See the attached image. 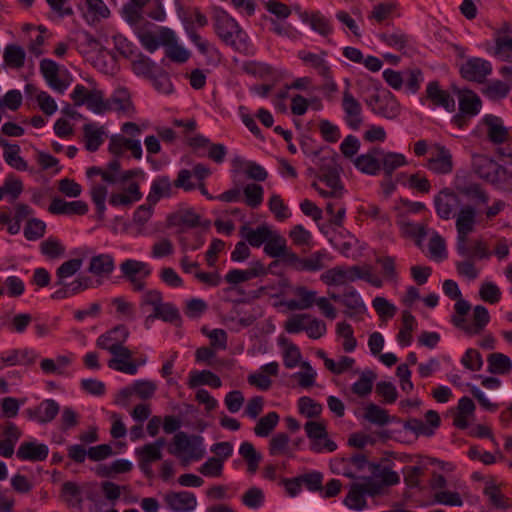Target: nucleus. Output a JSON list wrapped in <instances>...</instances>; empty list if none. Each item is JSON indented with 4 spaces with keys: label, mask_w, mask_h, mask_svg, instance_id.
Here are the masks:
<instances>
[{
    "label": "nucleus",
    "mask_w": 512,
    "mask_h": 512,
    "mask_svg": "<svg viewBox=\"0 0 512 512\" xmlns=\"http://www.w3.org/2000/svg\"><path fill=\"white\" fill-rule=\"evenodd\" d=\"M173 444L169 452L181 458L185 464L191 460H200L205 454L203 438L198 435L188 436L184 432H178L173 438Z\"/></svg>",
    "instance_id": "obj_1"
},
{
    "label": "nucleus",
    "mask_w": 512,
    "mask_h": 512,
    "mask_svg": "<svg viewBox=\"0 0 512 512\" xmlns=\"http://www.w3.org/2000/svg\"><path fill=\"white\" fill-rule=\"evenodd\" d=\"M476 209L472 205H465L460 208L456 215L457 229V252L462 257H470L469 247L467 246L468 235L474 231L476 224Z\"/></svg>",
    "instance_id": "obj_2"
},
{
    "label": "nucleus",
    "mask_w": 512,
    "mask_h": 512,
    "mask_svg": "<svg viewBox=\"0 0 512 512\" xmlns=\"http://www.w3.org/2000/svg\"><path fill=\"white\" fill-rule=\"evenodd\" d=\"M366 104L373 113L388 120L397 118L401 111L400 104L396 97L386 89L372 94L366 100Z\"/></svg>",
    "instance_id": "obj_3"
},
{
    "label": "nucleus",
    "mask_w": 512,
    "mask_h": 512,
    "mask_svg": "<svg viewBox=\"0 0 512 512\" xmlns=\"http://www.w3.org/2000/svg\"><path fill=\"white\" fill-rule=\"evenodd\" d=\"M214 29L226 45L238 50L236 39L241 36L242 29L235 19L220 11L214 16Z\"/></svg>",
    "instance_id": "obj_4"
},
{
    "label": "nucleus",
    "mask_w": 512,
    "mask_h": 512,
    "mask_svg": "<svg viewBox=\"0 0 512 512\" xmlns=\"http://www.w3.org/2000/svg\"><path fill=\"white\" fill-rule=\"evenodd\" d=\"M307 437L311 440V450L321 453L324 450L333 452L337 449L334 441L328 438L325 424L317 421H308L304 425Z\"/></svg>",
    "instance_id": "obj_5"
},
{
    "label": "nucleus",
    "mask_w": 512,
    "mask_h": 512,
    "mask_svg": "<svg viewBox=\"0 0 512 512\" xmlns=\"http://www.w3.org/2000/svg\"><path fill=\"white\" fill-rule=\"evenodd\" d=\"M361 479L369 486L378 487L377 494H380L385 486H392L399 482L400 477L397 472L391 470L388 466L373 464L369 466V474L362 476Z\"/></svg>",
    "instance_id": "obj_6"
},
{
    "label": "nucleus",
    "mask_w": 512,
    "mask_h": 512,
    "mask_svg": "<svg viewBox=\"0 0 512 512\" xmlns=\"http://www.w3.org/2000/svg\"><path fill=\"white\" fill-rule=\"evenodd\" d=\"M313 155V162L319 167V170L322 174L320 176V180L324 181L330 188L337 187L338 182H340V168L337 163V156L334 154L319 156L318 151H315Z\"/></svg>",
    "instance_id": "obj_7"
},
{
    "label": "nucleus",
    "mask_w": 512,
    "mask_h": 512,
    "mask_svg": "<svg viewBox=\"0 0 512 512\" xmlns=\"http://www.w3.org/2000/svg\"><path fill=\"white\" fill-rule=\"evenodd\" d=\"M120 270L123 276L131 283L134 290L142 291L145 288L143 279L150 275V269L146 263L128 259L122 262Z\"/></svg>",
    "instance_id": "obj_8"
},
{
    "label": "nucleus",
    "mask_w": 512,
    "mask_h": 512,
    "mask_svg": "<svg viewBox=\"0 0 512 512\" xmlns=\"http://www.w3.org/2000/svg\"><path fill=\"white\" fill-rule=\"evenodd\" d=\"M361 277V268L359 266H336L321 275V280L326 285H344L353 282Z\"/></svg>",
    "instance_id": "obj_9"
},
{
    "label": "nucleus",
    "mask_w": 512,
    "mask_h": 512,
    "mask_svg": "<svg viewBox=\"0 0 512 512\" xmlns=\"http://www.w3.org/2000/svg\"><path fill=\"white\" fill-rule=\"evenodd\" d=\"M60 411V405L54 399H45L35 408H28L24 411L26 417L35 420L39 424H47L53 421Z\"/></svg>",
    "instance_id": "obj_10"
},
{
    "label": "nucleus",
    "mask_w": 512,
    "mask_h": 512,
    "mask_svg": "<svg viewBox=\"0 0 512 512\" xmlns=\"http://www.w3.org/2000/svg\"><path fill=\"white\" fill-rule=\"evenodd\" d=\"M164 502L173 512H191L197 506L195 495L188 491H170L164 495Z\"/></svg>",
    "instance_id": "obj_11"
},
{
    "label": "nucleus",
    "mask_w": 512,
    "mask_h": 512,
    "mask_svg": "<svg viewBox=\"0 0 512 512\" xmlns=\"http://www.w3.org/2000/svg\"><path fill=\"white\" fill-rule=\"evenodd\" d=\"M377 489L378 487L376 485L369 487L365 482L353 483L346 498L344 499V504L350 509L358 511L363 510L367 506L365 494L371 496L377 495Z\"/></svg>",
    "instance_id": "obj_12"
},
{
    "label": "nucleus",
    "mask_w": 512,
    "mask_h": 512,
    "mask_svg": "<svg viewBox=\"0 0 512 512\" xmlns=\"http://www.w3.org/2000/svg\"><path fill=\"white\" fill-rule=\"evenodd\" d=\"M113 355L108 361V367L129 375H135L138 371V365L132 359V352L127 347H121L110 352Z\"/></svg>",
    "instance_id": "obj_13"
},
{
    "label": "nucleus",
    "mask_w": 512,
    "mask_h": 512,
    "mask_svg": "<svg viewBox=\"0 0 512 512\" xmlns=\"http://www.w3.org/2000/svg\"><path fill=\"white\" fill-rule=\"evenodd\" d=\"M342 108L345 112L347 125L354 130L359 129L363 122L362 107L348 89L343 92Z\"/></svg>",
    "instance_id": "obj_14"
},
{
    "label": "nucleus",
    "mask_w": 512,
    "mask_h": 512,
    "mask_svg": "<svg viewBox=\"0 0 512 512\" xmlns=\"http://www.w3.org/2000/svg\"><path fill=\"white\" fill-rule=\"evenodd\" d=\"M434 204L437 215L441 219L448 220L453 215L456 207L460 204V199L452 190L445 188L435 196Z\"/></svg>",
    "instance_id": "obj_15"
},
{
    "label": "nucleus",
    "mask_w": 512,
    "mask_h": 512,
    "mask_svg": "<svg viewBox=\"0 0 512 512\" xmlns=\"http://www.w3.org/2000/svg\"><path fill=\"white\" fill-rule=\"evenodd\" d=\"M492 71L489 61L481 58L469 59L461 67V75L469 81L483 82L485 77Z\"/></svg>",
    "instance_id": "obj_16"
},
{
    "label": "nucleus",
    "mask_w": 512,
    "mask_h": 512,
    "mask_svg": "<svg viewBox=\"0 0 512 512\" xmlns=\"http://www.w3.org/2000/svg\"><path fill=\"white\" fill-rule=\"evenodd\" d=\"M48 211L54 215H85L88 212V205L81 200L67 202L62 198L54 197Z\"/></svg>",
    "instance_id": "obj_17"
},
{
    "label": "nucleus",
    "mask_w": 512,
    "mask_h": 512,
    "mask_svg": "<svg viewBox=\"0 0 512 512\" xmlns=\"http://www.w3.org/2000/svg\"><path fill=\"white\" fill-rule=\"evenodd\" d=\"M129 331L124 325H118L102 334L97 339V346L101 349L112 352L113 350L121 347L127 340Z\"/></svg>",
    "instance_id": "obj_18"
},
{
    "label": "nucleus",
    "mask_w": 512,
    "mask_h": 512,
    "mask_svg": "<svg viewBox=\"0 0 512 512\" xmlns=\"http://www.w3.org/2000/svg\"><path fill=\"white\" fill-rule=\"evenodd\" d=\"M435 155L428 161V168L436 174H448L453 169L452 155L448 149L440 144H436Z\"/></svg>",
    "instance_id": "obj_19"
},
{
    "label": "nucleus",
    "mask_w": 512,
    "mask_h": 512,
    "mask_svg": "<svg viewBox=\"0 0 512 512\" xmlns=\"http://www.w3.org/2000/svg\"><path fill=\"white\" fill-rule=\"evenodd\" d=\"M110 111H117L131 117L135 113V107L131 100L130 92L126 88H118L108 99Z\"/></svg>",
    "instance_id": "obj_20"
},
{
    "label": "nucleus",
    "mask_w": 512,
    "mask_h": 512,
    "mask_svg": "<svg viewBox=\"0 0 512 512\" xmlns=\"http://www.w3.org/2000/svg\"><path fill=\"white\" fill-rule=\"evenodd\" d=\"M426 96L435 106L443 107L448 112L455 110V100L446 90L440 89L437 81L427 85Z\"/></svg>",
    "instance_id": "obj_21"
},
{
    "label": "nucleus",
    "mask_w": 512,
    "mask_h": 512,
    "mask_svg": "<svg viewBox=\"0 0 512 512\" xmlns=\"http://www.w3.org/2000/svg\"><path fill=\"white\" fill-rule=\"evenodd\" d=\"M49 453L48 446L34 441L23 442L17 450V457L23 461H44Z\"/></svg>",
    "instance_id": "obj_22"
},
{
    "label": "nucleus",
    "mask_w": 512,
    "mask_h": 512,
    "mask_svg": "<svg viewBox=\"0 0 512 512\" xmlns=\"http://www.w3.org/2000/svg\"><path fill=\"white\" fill-rule=\"evenodd\" d=\"M266 270L263 264L260 261H254L251 263L250 267L245 270L233 269L230 270L226 276L225 280L229 284H239L246 281H249L253 278H256L261 275H265Z\"/></svg>",
    "instance_id": "obj_23"
},
{
    "label": "nucleus",
    "mask_w": 512,
    "mask_h": 512,
    "mask_svg": "<svg viewBox=\"0 0 512 512\" xmlns=\"http://www.w3.org/2000/svg\"><path fill=\"white\" fill-rule=\"evenodd\" d=\"M142 198L138 183L131 182L122 192H114L110 195L109 203L114 206L129 207Z\"/></svg>",
    "instance_id": "obj_24"
},
{
    "label": "nucleus",
    "mask_w": 512,
    "mask_h": 512,
    "mask_svg": "<svg viewBox=\"0 0 512 512\" xmlns=\"http://www.w3.org/2000/svg\"><path fill=\"white\" fill-rule=\"evenodd\" d=\"M484 124L487 126L488 139L493 144H502L508 140L509 131L502 124V120L494 115H487L483 119Z\"/></svg>",
    "instance_id": "obj_25"
},
{
    "label": "nucleus",
    "mask_w": 512,
    "mask_h": 512,
    "mask_svg": "<svg viewBox=\"0 0 512 512\" xmlns=\"http://www.w3.org/2000/svg\"><path fill=\"white\" fill-rule=\"evenodd\" d=\"M495 56H498L502 61L512 62V38L509 36H497L495 40ZM500 73L504 77L512 78V65L503 66Z\"/></svg>",
    "instance_id": "obj_26"
},
{
    "label": "nucleus",
    "mask_w": 512,
    "mask_h": 512,
    "mask_svg": "<svg viewBox=\"0 0 512 512\" xmlns=\"http://www.w3.org/2000/svg\"><path fill=\"white\" fill-rule=\"evenodd\" d=\"M380 154L382 150L374 148L369 153L358 156L354 165L363 173L376 175L381 169Z\"/></svg>",
    "instance_id": "obj_27"
},
{
    "label": "nucleus",
    "mask_w": 512,
    "mask_h": 512,
    "mask_svg": "<svg viewBox=\"0 0 512 512\" xmlns=\"http://www.w3.org/2000/svg\"><path fill=\"white\" fill-rule=\"evenodd\" d=\"M453 90L459 95V111L462 114H467L468 117H473L480 111L481 100L470 90H459L453 87Z\"/></svg>",
    "instance_id": "obj_28"
},
{
    "label": "nucleus",
    "mask_w": 512,
    "mask_h": 512,
    "mask_svg": "<svg viewBox=\"0 0 512 512\" xmlns=\"http://www.w3.org/2000/svg\"><path fill=\"white\" fill-rule=\"evenodd\" d=\"M327 52L322 51L320 54H314L306 51H300L298 53V57L306 64H309L311 67L316 69L318 73L326 78H331V69L327 64L325 57Z\"/></svg>",
    "instance_id": "obj_29"
},
{
    "label": "nucleus",
    "mask_w": 512,
    "mask_h": 512,
    "mask_svg": "<svg viewBox=\"0 0 512 512\" xmlns=\"http://www.w3.org/2000/svg\"><path fill=\"white\" fill-rule=\"evenodd\" d=\"M40 70L53 89L63 92L67 88L68 84L58 77L59 68L56 62L50 59H43L40 63Z\"/></svg>",
    "instance_id": "obj_30"
},
{
    "label": "nucleus",
    "mask_w": 512,
    "mask_h": 512,
    "mask_svg": "<svg viewBox=\"0 0 512 512\" xmlns=\"http://www.w3.org/2000/svg\"><path fill=\"white\" fill-rule=\"evenodd\" d=\"M294 294L299 299H292L286 302V306L289 310H304L312 307L316 302V292L308 290L304 286H298L294 289Z\"/></svg>",
    "instance_id": "obj_31"
},
{
    "label": "nucleus",
    "mask_w": 512,
    "mask_h": 512,
    "mask_svg": "<svg viewBox=\"0 0 512 512\" xmlns=\"http://www.w3.org/2000/svg\"><path fill=\"white\" fill-rule=\"evenodd\" d=\"M114 268V259L110 254H99L91 258L88 272L95 276H109Z\"/></svg>",
    "instance_id": "obj_32"
},
{
    "label": "nucleus",
    "mask_w": 512,
    "mask_h": 512,
    "mask_svg": "<svg viewBox=\"0 0 512 512\" xmlns=\"http://www.w3.org/2000/svg\"><path fill=\"white\" fill-rule=\"evenodd\" d=\"M341 303L346 307L344 313L348 317H353L355 314L362 313L365 310L363 301L352 287L344 291L341 296Z\"/></svg>",
    "instance_id": "obj_33"
},
{
    "label": "nucleus",
    "mask_w": 512,
    "mask_h": 512,
    "mask_svg": "<svg viewBox=\"0 0 512 512\" xmlns=\"http://www.w3.org/2000/svg\"><path fill=\"white\" fill-rule=\"evenodd\" d=\"M272 229L267 225H261L256 229H251L246 226L241 228L245 240L253 247H260L263 243L271 237Z\"/></svg>",
    "instance_id": "obj_34"
},
{
    "label": "nucleus",
    "mask_w": 512,
    "mask_h": 512,
    "mask_svg": "<svg viewBox=\"0 0 512 512\" xmlns=\"http://www.w3.org/2000/svg\"><path fill=\"white\" fill-rule=\"evenodd\" d=\"M26 58L25 50L16 44H9L3 52V60L6 66L13 69H20L24 66Z\"/></svg>",
    "instance_id": "obj_35"
},
{
    "label": "nucleus",
    "mask_w": 512,
    "mask_h": 512,
    "mask_svg": "<svg viewBox=\"0 0 512 512\" xmlns=\"http://www.w3.org/2000/svg\"><path fill=\"white\" fill-rule=\"evenodd\" d=\"M85 147L88 151L94 152L103 143L105 134L103 127H98L94 123L85 124L83 127Z\"/></svg>",
    "instance_id": "obj_36"
},
{
    "label": "nucleus",
    "mask_w": 512,
    "mask_h": 512,
    "mask_svg": "<svg viewBox=\"0 0 512 512\" xmlns=\"http://www.w3.org/2000/svg\"><path fill=\"white\" fill-rule=\"evenodd\" d=\"M0 145L5 148L4 159L11 167L24 171L27 169L26 161L19 155L20 147L16 144H9L6 140H1Z\"/></svg>",
    "instance_id": "obj_37"
},
{
    "label": "nucleus",
    "mask_w": 512,
    "mask_h": 512,
    "mask_svg": "<svg viewBox=\"0 0 512 512\" xmlns=\"http://www.w3.org/2000/svg\"><path fill=\"white\" fill-rule=\"evenodd\" d=\"M488 371L492 374L504 375L511 371L512 362L510 358L503 353H491L487 357Z\"/></svg>",
    "instance_id": "obj_38"
},
{
    "label": "nucleus",
    "mask_w": 512,
    "mask_h": 512,
    "mask_svg": "<svg viewBox=\"0 0 512 512\" xmlns=\"http://www.w3.org/2000/svg\"><path fill=\"white\" fill-rule=\"evenodd\" d=\"M290 437L286 433H277L269 441V454L271 456H288L291 457V449L289 446Z\"/></svg>",
    "instance_id": "obj_39"
},
{
    "label": "nucleus",
    "mask_w": 512,
    "mask_h": 512,
    "mask_svg": "<svg viewBox=\"0 0 512 512\" xmlns=\"http://www.w3.org/2000/svg\"><path fill=\"white\" fill-rule=\"evenodd\" d=\"M473 169L474 172L486 181L492 176L494 169L497 168V163L484 155H477L473 157Z\"/></svg>",
    "instance_id": "obj_40"
},
{
    "label": "nucleus",
    "mask_w": 512,
    "mask_h": 512,
    "mask_svg": "<svg viewBox=\"0 0 512 512\" xmlns=\"http://www.w3.org/2000/svg\"><path fill=\"white\" fill-rule=\"evenodd\" d=\"M239 454L247 463V470L251 474L255 473L258 469L262 456L256 451L255 447L250 442H243L239 448Z\"/></svg>",
    "instance_id": "obj_41"
},
{
    "label": "nucleus",
    "mask_w": 512,
    "mask_h": 512,
    "mask_svg": "<svg viewBox=\"0 0 512 512\" xmlns=\"http://www.w3.org/2000/svg\"><path fill=\"white\" fill-rule=\"evenodd\" d=\"M171 192V183L168 177H159L151 186L150 192L147 196V201L151 205H155L160 198L169 196Z\"/></svg>",
    "instance_id": "obj_42"
},
{
    "label": "nucleus",
    "mask_w": 512,
    "mask_h": 512,
    "mask_svg": "<svg viewBox=\"0 0 512 512\" xmlns=\"http://www.w3.org/2000/svg\"><path fill=\"white\" fill-rule=\"evenodd\" d=\"M287 249L286 240L277 231L273 230L271 237L266 241L264 252L273 258H279Z\"/></svg>",
    "instance_id": "obj_43"
},
{
    "label": "nucleus",
    "mask_w": 512,
    "mask_h": 512,
    "mask_svg": "<svg viewBox=\"0 0 512 512\" xmlns=\"http://www.w3.org/2000/svg\"><path fill=\"white\" fill-rule=\"evenodd\" d=\"M220 378L209 370H203L200 372H193L190 374L189 386L196 387L198 385H209L213 388H219L221 386Z\"/></svg>",
    "instance_id": "obj_44"
},
{
    "label": "nucleus",
    "mask_w": 512,
    "mask_h": 512,
    "mask_svg": "<svg viewBox=\"0 0 512 512\" xmlns=\"http://www.w3.org/2000/svg\"><path fill=\"white\" fill-rule=\"evenodd\" d=\"M154 319H162L166 322H175L180 319L179 311L170 303H162L146 318V324Z\"/></svg>",
    "instance_id": "obj_45"
},
{
    "label": "nucleus",
    "mask_w": 512,
    "mask_h": 512,
    "mask_svg": "<svg viewBox=\"0 0 512 512\" xmlns=\"http://www.w3.org/2000/svg\"><path fill=\"white\" fill-rule=\"evenodd\" d=\"M484 494L488 497L490 503L496 509L506 510L509 509L512 505L511 500L502 494L499 487L494 484L486 485Z\"/></svg>",
    "instance_id": "obj_46"
},
{
    "label": "nucleus",
    "mask_w": 512,
    "mask_h": 512,
    "mask_svg": "<svg viewBox=\"0 0 512 512\" xmlns=\"http://www.w3.org/2000/svg\"><path fill=\"white\" fill-rule=\"evenodd\" d=\"M490 316L488 310L482 306L477 305L473 310V325L466 328V333L469 335L479 334L484 327L489 323Z\"/></svg>",
    "instance_id": "obj_47"
},
{
    "label": "nucleus",
    "mask_w": 512,
    "mask_h": 512,
    "mask_svg": "<svg viewBox=\"0 0 512 512\" xmlns=\"http://www.w3.org/2000/svg\"><path fill=\"white\" fill-rule=\"evenodd\" d=\"M279 422V415L276 412H269L261 417L254 427V433L258 437H267L275 429Z\"/></svg>",
    "instance_id": "obj_48"
},
{
    "label": "nucleus",
    "mask_w": 512,
    "mask_h": 512,
    "mask_svg": "<svg viewBox=\"0 0 512 512\" xmlns=\"http://www.w3.org/2000/svg\"><path fill=\"white\" fill-rule=\"evenodd\" d=\"M403 327L397 335V339L401 345L408 346L412 342V331L416 325L415 317L407 310L402 313Z\"/></svg>",
    "instance_id": "obj_49"
},
{
    "label": "nucleus",
    "mask_w": 512,
    "mask_h": 512,
    "mask_svg": "<svg viewBox=\"0 0 512 512\" xmlns=\"http://www.w3.org/2000/svg\"><path fill=\"white\" fill-rule=\"evenodd\" d=\"M87 108L97 114H102L107 111H110V107L108 105V99H104V94L101 90L92 89L89 92L87 97V101L84 103Z\"/></svg>",
    "instance_id": "obj_50"
},
{
    "label": "nucleus",
    "mask_w": 512,
    "mask_h": 512,
    "mask_svg": "<svg viewBox=\"0 0 512 512\" xmlns=\"http://www.w3.org/2000/svg\"><path fill=\"white\" fill-rule=\"evenodd\" d=\"M460 193L465 195L475 205L486 204L489 201V195L478 183H470L459 188Z\"/></svg>",
    "instance_id": "obj_51"
},
{
    "label": "nucleus",
    "mask_w": 512,
    "mask_h": 512,
    "mask_svg": "<svg viewBox=\"0 0 512 512\" xmlns=\"http://www.w3.org/2000/svg\"><path fill=\"white\" fill-rule=\"evenodd\" d=\"M376 374L372 370L362 372L359 380L352 385L353 393L358 396H366L371 393Z\"/></svg>",
    "instance_id": "obj_52"
},
{
    "label": "nucleus",
    "mask_w": 512,
    "mask_h": 512,
    "mask_svg": "<svg viewBox=\"0 0 512 512\" xmlns=\"http://www.w3.org/2000/svg\"><path fill=\"white\" fill-rule=\"evenodd\" d=\"M364 417L370 423L384 426L391 421L388 412L385 409L380 408L376 404L370 403L365 408Z\"/></svg>",
    "instance_id": "obj_53"
},
{
    "label": "nucleus",
    "mask_w": 512,
    "mask_h": 512,
    "mask_svg": "<svg viewBox=\"0 0 512 512\" xmlns=\"http://www.w3.org/2000/svg\"><path fill=\"white\" fill-rule=\"evenodd\" d=\"M379 38L388 46L393 47L399 51H404L409 47L410 43L409 36L401 32L382 33L379 35Z\"/></svg>",
    "instance_id": "obj_54"
},
{
    "label": "nucleus",
    "mask_w": 512,
    "mask_h": 512,
    "mask_svg": "<svg viewBox=\"0 0 512 512\" xmlns=\"http://www.w3.org/2000/svg\"><path fill=\"white\" fill-rule=\"evenodd\" d=\"M380 156L382 157V168L387 177H391L394 170L406 163L405 157L399 153H384L382 151Z\"/></svg>",
    "instance_id": "obj_55"
},
{
    "label": "nucleus",
    "mask_w": 512,
    "mask_h": 512,
    "mask_svg": "<svg viewBox=\"0 0 512 512\" xmlns=\"http://www.w3.org/2000/svg\"><path fill=\"white\" fill-rule=\"evenodd\" d=\"M243 193L246 204L251 208H257L263 201L264 191L262 186L258 184H247L243 189Z\"/></svg>",
    "instance_id": "obj_56"
},
{
    "label": "nucleus",
    "mask_w": 512,
    "mask_h": 512,
    "mask_svg": "<svg viewBox=\"0 0 512 512\" xmlns=\"http://www.w3.org/2000/svg\"><path fill=\"white\" fill-rule=\"evenodd\" d=\"M108 190L103 185H94L91 189V198L97 209V216L99 220L104 218L106 210L105 200L107 197Z\"/></svg>",
    "instance_id": "obj_57"
},
{
    "label": "nucleus",
    "mask_w": 512,
    "mask_h": 512,
    "mask_svg": "<svg viewBox=\"0 0 512 512\" xmlns=\"http://www.w3.org/2000/svg\"><path fill=\"white\" fill-rule=\"evenodd\" d=\"M298 410L307 418H316L322 412V405L312 398L304 396L298 400Z\"/></svg>",
    "instance_id": "obj_58"
},
{
    "label": "nucleus",
    "mask_w": 512,
    "mask_h": 512,
    "mask_svg": "<svg viewBox=\"0 0 512 512\" xmlns=\"http://www.w3.org/2000/svg\"><path fill=\"white\" fill-rule=\"evenodd\" d=\"M132 67L137 75H143L148 78H152L153 74L157 71L155 63L144 55H139L132 62Z\"/></svg>",
    "instance_id": "obj_59"
},
{
    "label": "nucleus",
    "mask_w": 512,
    "mask_h": 512,
    "mask_svg": "<svg viewBox=\"0 0 512 512\" xmlns=\"http://www.w3.org/2000/svg\"><path fill=\"white\" fill-rule=\"evenodd\" d=\"M497 168L494 169L491 178L488 182L503 189H512V174L502 165L497 163Z\"/></svg>",
    "instance_id": "obj_60"
},
{
    "label": "nucleus",
    "mask_w": 512,
    "mask_h": 512,
    "mask_svg": "<svg viewBox=\"0 0 512 512\" xmlns=\"http://www.w3.org/2000/svg\"><path fill=\"white\" fill-rule=\"evenodd\" d=\"M65 501L72 507H80L82 503L81 491L76 483L67 481L62 486Z\"/></svg>",
    "instance_id": "obj_61"
},
{
    "label": "nucleus",
    "mask_w": 512,
    "mask_h": 512,
    "mask_svg": "<svg viewBox=\"0 0 512 512\" xmlns=\"http://www.w3.org/2000/svg\"><path fill=\"white\" fill-rule=\"evenodd\" d=\"M46 224L37 218H31L27 221L24 228V236L27 240H37L44 236Z\"/></svg>",
    "instance_id": "obj_62"
},
{
    "label": "nucleus",
    "mask_w": 512,
    "mask_h": 512,
    "mask_svg": "<svg viewBox=\"0 0 512 512\" xmlns=\"http://www.w3.org/2000/svg\"><path fill=\"white\" fill-rule=\"evenodd\" d=\"M43 255L50 259H56L64 255L65 247L55 238H48L40 245Z\"/></svg>",
    "instance_id": "obj_63"
},
{
    "label": "nucleus",
    "mask_w": 512,
    "mask_h": 512,
    "mask_svg": "<svg viewBox=\"0 0 512 512\" xmlns=\"http://www.w3.org/2000/svg\"><path fill=\"white\" fill-rule=\"evenodd\" d=\"M479 295L483 301L495 304L500 301L501 291L496 284L484 282L480 287Z\"/></svg>",
    "instance_id": "obj_64"
}]
</instances>
